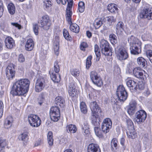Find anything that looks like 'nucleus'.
I'll return each mask as SVG.
<instances>
[{
  "mask_svg": "<svg viewBox=\"0 0 152 152\" xmlns=\"http://www.w3.org/2000/svg\"><path fill=\"white\" fill-rule=\"evenodd\" d=\"M126 81L128 87L132 88L134 91L136 90L137 89V83L134 80L128 78L126 80Z\"/></svg>",
  "mask_w": 152,
  "mask_h": 152,
  "instance_id": "nucleus-22",
  "label": "nucleus"
},
{
  "mask_svg": "<svg viewBox=\"0 0 152 152\" xmlns=\"http://www.w3.org/2000/svg\"><path fill=\"white\" fill-rule=\"evenodd\" d=\"M124 24L121 21L119 22L116 24V32L118 35H121L123 33L124 30Z\"/></svg>",
  "mask_w": 152,
  "mask_h": 152,
  "instance_id": "nucleus-19",
  "label": "nucleus"
},
{
  "mask_svg": "<svg viewBox=\"0 0 152 152\" xmlns=\"http://www.w3.org/2000/svg\"><path fill=\"white\" fill-rule=\"evenodd\" d=\"M92 58V56L91 55L88 56L86 60V67L88 69L91 66V60Z\"/></svg>",
  "mask_w": 152,
  "mask_h": 152,
  "instance_id": "nucleus-45",
  "label": "nucleus"
},
{
  "mask_svg": "<svg viewBox=\"0 0 152 152\" xmlns=\"http://www.w3.org/2000/svg\"><path fill=\"white\" fill-rule=\"evenodd\" d=\"M103 23L102 19L101 18L96 19L94 23V25L96 29L98 28Z\"/></svg>",
  "mask_w": 152,
  "mask_h": 152,
  "instance_id": "nucleus-34",
  "label": "nucleus"
},
{
  "mask_svg": "<svg viewBox=\"0 0 152 152\" xmlns=\"http://www.w3.org/2000/svg\"><path fill=\"white\" fill-rule=\"evenodd\" d=\"M107 10L112 13H115L118 12V6L115 4H110L107 6Z\"/></svg>",
  "mask_w": 152,
  "mask_h": 152,
  "instance_id": "nucleus-25",
  "label": "nucleus"
},
{
  "mask_svg": "<svg viewBox=\"0 0 152 152\" xmlns=\"http://www.w3.org/2000/svg\"><path fill=\"white\" fill-rule=\"evenodd\" d=\"M100 77L97 73L95 71H92L91 72L90 74V78L94 84L97 80V78Z\"/></svg>",
  "mask_w": 152,
  "mask_h": 152,
  "instance_id": "nucleus-30",
  "label": "nucleus"
},
{
  "mask_svg": "<svg viewBox=\"0 0 152 152\" xmlns=\"http://www.w3.org/2000/svg\"><path fill=\"white\" fill-rule=\"evenodd\" d=\"M54 70L56 73H58L59 72L60 67L58 64V62L57 61H56L54 62Z\"/></svg>",
  "mask_w": 152,
  "mask_h": 152,
  "instance_id": "nucleus-50",
  "label": "nucleus"
},
{
  "mask_svg": "<svg viewBox=\"0 0 152 152\" xmlns=\"http://www.w3.org/2000/svg\"><path fill=\"white\" fill-rule=\"evenodd\" d=\"M34 46V43L33 39L31 38H29L27 39L25 45V50L27 51L31 50L33 48Z\"/></svg>",
  "mask_w": 152,
  "mask_h": 152,
  "instance_id": "nucleus-21",
  "label": "nucleus"
},
{
  "mask_svg": "<svg viewBox=\"0 0 152 152\" xmlns=\"http://www.w3.org/2000/svg\"><path fill=\"white\" fill-rule=\"evenodd\" d=\"M135 115L134 121L138 124L144 121L147 117L146 112L143 110L138 111L136 113Z\"/></svg>",
  "mask_w": 152,
  "mask_h": 152,
  "instance_id": "nucleus-10",
  "label": "nucleus"
},
{
  "mask_svg": "<svg viewBox=\"0 0 152 152\" xmlns=\"http://www.w3.org/2000/svg\"><path fill=\"white\" fill-rule=\"evenodd\" d=\"M45 100V96L44 94H42L39 96L38 98V100L39 101L38 103L40 105H41Z\"/></svg>",
  "mask_w": 152,
  "mask_h": 152,
  "instance_id": "nucleus-54",
  "label": "nucleus"
},
{
  "mask_svg": "<svg viewBox=\"0 0 152 152\" xmlns=\"http://www.w3.org/2000/svg\"><path fill=\"white\" fill-rule=\"evenodd\" d=\"M106 20L110 25L112 23H114L116 21V19L113 16H109L107 17Z\"/></svg>",
  "mask_w": 152,
  "mask_h": 152,
  "instance_id": "nucleus-47",
  "label": "nucleus"
},
{
  "mask_svg": "<svg viewBox=\"0 0 152 152\" xmlns=\"http://www.w3.org/2000/svg\"><path fill=\"white\" fill-rule=\"evenodd\" d=\"M59 44L58 41L56 42V43H54L53 48L55 53L58 55L59 54Z\"/></svg>",
  "mask_w": 152,
  "mask_h": 152,
  "instance_id": "nucleus-44",
  "label": "nucleus"
},
{
  "mask_svg": "<svg viewBox=\"0 0 152 152\" xmlns=\"http://www.w3.org/2000/svg\"><path fill=\"white\" fill-rule=\"evenodd\" d=\"M118 141L117 139L115 138H113L111 142V146L113 148V147L116 148L117 146Z\"/></svg>",
  "mask_w": 152,
  "mask_h": 152,
  "instance_id": "nucleus-56",
  "label": "nucleus"
},
{
  "mask_svg": "<svg viewBox=\"0 0 152 152\" xmlns=\"http://www.w3.org/2000/svg\"><path fill=\"white\" fill-rule=\"evenodd\" d=\"M112 128V126H107L102 125V129L103 132L106 133L109 132Z\"/></svg>",
  "mask_w": 152,
  "mask_h": 152,
  "instance_id": "nucleus-49",
  "label": "nucleus"
},
{
  "mask_svg": "<svg viewBox=\"0 0 152 152\" xmlns=\"http://www.w3.org/2000/svg\"><path fill=\"white\" fill-rule=\"evenodd\" d=\"M50 75L51 78L53 81L55 82L58 81V80H57V77L56 74L53 73H52L50 74Z\"/></svg>",
  "mask_w": 152,
  "mask_h": 152,
  "instance_id": "nucleus-60",
  "label": "nucleus"
},
{
  "mask_svg": "<svg viewBox=\"0 0 152 152\" xmlns=\"http://www.w3.org/2000/svg\"><path fill=\"white\" fill-rule=\"evenodd\" d=\"M150 34H144L142 36V38L143 41H145L149 39Z\"/></svg>",
  "mask_w": 152,
  "mask_h": 152,
  "instance_id": "nucleus-58",
  "label": "nucleus"
},
{
  "mask_svg": "<svg viewBox=\"0 0 152 152\" xmlns=\"http://www.w3.org/2000/svg\"><path fill=\"white\" fill-rule=\"evenodd\" d=\"M13 121V118L9 116L5 119L4 123V127L6 129L10 128L12 126Z\"/></svg>",
  "mask_w": 152,
  "mask_h": 152,
  "instance_id": "nucleus-23",
  "label": "nucleus"
},
{
  "mask_svg": "<svg viewBox=\"0 0 152 152\" xmlns=\"http://www.w3.org/2000/svg\"><path fill=\"white\" fill-rule=\"evenodd\" d=\"M152 48V46L150 44H147L145 45L144 48V51L146 53L149 52L150 51H151V49Z\"/></svg>",
  "mask_w": 152,
  "mask_h": 152,
  "instance_id": "nucleus-53",
  "label": "nucleus"
},
{
  "mask_svg": "<svg viewBox=\"0 0 152 152\" xmlns=\"http://www.w3.org/2000/svg\"><path fill=\"white\" fill-rule=\"evenodd\" d=\"M8 11L11 15H13L15 12V7L14 4L12 3L9 4L7 7Z\"/></svg>",
  "mask_w": 152,
  "mask_h": 152,
  "instance_id": "nucleus-36",
  "label": "nucleus"
},
{
  "mask_svg": "<svg viewBox=\"0 0 152 152\" xmlns=\"http://www.w3.org/2000/svg\"><path fill=\"white\" fill-rule=\"evenodd\" d=\"M18 60L19 63H23L25 61V58L22 54H20L18 57Z\"/></svg>",
  "mask_w": 152,
  "mask_h": 152,
  "instance_id": "nucleus-55",
  "label": "nucleus"
},
{
  "mask_svg": "<svg viewBox=\"0 0 152 152\" xmlns=\"http://www.w3.org/2000/svg\"><path fill=\"white\" fill-rule=\"evenodd\" d=\"M136 102L133 101L129 104V106L127 110L128 113L130 115H132L135 113L136 109Z\"/></svg>",
  "mask_w": 152,
  "mask_h": 152,
  "instance_id": "nucleus-20",
  "label": "nucleus"
},
{
  "mask_svg": "<svg viewBox=\"0 0 152 152\" xmlns=\"http://www.w3.org/2000/svg\"><path fill=\"white\" fill-rule=\"evenodd\" d=\"M44 6L45 10L49 8L52 5V3L50 0H45L43 1Z\"/></svg>",
  "mask_w": 152,
  "mask_h": 152,
  "instance_id": "nucleus-42",
  "label": "nucleus"
},
{
  "mask_svg": "<svg viewBox=\"0 0 152 152\" xmlns=\"http://www.w3.org/2000/svg\"><path fill=\"white\" fill-rule=\"evenodd\" d=\"M66 130L68 132L73 133L76 132L77 129L75 125L69 124L66 127Z\"/></svg>",
  "mask_w": 152,
  "mask_h": 152,
  "instance_id": "nucleus-31",
  "label": "nucleus"
},
{
  "mask_svg": "<svg viewBox=\"0 0 152 152\" xmlns=\"http://www.w3.org/2000/svg\"><path fill=\"white\" fill-rule=\"evenodd\" d=\"M85 3L83 1H80L78 4V10L80 13H82L85 10Z\"/></svg>",
  "mask_w": 152,
  "mask_h": 152,
  "instance_id": "nucleus-39",
  "label": "nucleus"
},
{
  "mask_svg": "<svg viewBox=\"0 0 152 152\" xmlns=\"http://www.w3.org/2000/svg\"><path fill=\"white\" fill-rule=\"evenodd\" d=\"M137 63L140 66L144 67L145 65L146 61L143 57H139L137 58Z\"/></svg>",
  "mask_w": 152,
  "mask_h": 152,
  "instance_id": "nucleus-35",
  "label": "nucleus"
},
{
  "mask_svg": "<svg viewBox=\"0 0 152 152\" xmlns=\"http://www.w3.org/2000/svg\"><path fill=\"white\" fill-rule=\"evenodd\" d=\"M45 86V81L43 79H38L36 83L35 90L36 92L41 91Z\"/></svg>",
  "mask_w": 152,
  "mask_h": 152,
  "instance_id": "nucleus-14",
  "label": "nucleus"
},
{
  "mask_svg": "<svg viewBox=\"0 0 152 152\" xmlns=\"http://www.w3.org/2000/svg\"><path fill=\"white\" fill-rule=\"evenodd\" d=\"M7 145L6 140L0 138V152H5V147Z\"/></svg>",
  "mask_w": 152,
  "mask_h": 152,
  "instance_id": "nucleus-32",
  "label": "nucleus"
},
{
  "mask_svg": "<svg viewBox=\"0 0 152 152\" xmlns=\"http://www.w3.org/2000/svg\"><path fill=\"white\" fill-rule=\"evenodd\" d=\"M94 130L96 135L99 138L102 137H103L102 131L99 129L98 127H95Z\"/></svg>",
  "mask_w": 152,
  "mask_h": 152,
  "instance_id": "nucleus-37",
  "label": "nucleus"
},
{
  "mask_svg": "<svg viewBox=\"0 0 152 152\" xmlns=\"http://www.w3.org/2000/svg\"><path fill=\"white\" fill-rule=\"evenodd\" d=\"M68 91L69 95L72 97L76 96L77 92L75 89V83L74 82H72L69 83L68 85Z\"/></svg>",
  "mask_w": 152,
  "mask_h": 152,
  "instance_id": "nucleus-13",
  "label": "nucleus"
},
{
  "mask_svg": "<svg viewBox=\"0 0 152 152\" xmlns=\"http://www.w3.org/2000/svg\"><path fill=\"white\" fill-rule=\"evenodd\" d=\"M126 134L128 137L132 139L134 138L137 136L136 134L133 127H132L130 129L127 131Z\"/></svg>",
  "mask_w": 152,
  "mask_h": 152,
  "instance_id": "nucleus-28",
  "label": "nucleus"
},
{
  "mask_svg": "<svg viewBox=\"0 0 152 152\" xmlns=\"http://www.w3.org/2000/svg\"><path fill=\"white\" fill-rule=\"evenodd\" d=\"M19 140L21 141L25 145L28 141V136L27 132H24L20 135L18 137Z\"/></svg>",
  "mask_w": 152,
  "mask_h": 152,
  "instance_id": "nucleus-24",
  "label": "nucleus"
},
{
  "mask_svg": "<svg viewBox=\"0 0 152 152\" xmlns=\"http://www.w3.org/2000/svg\"><path fill=\"white\" fill-rule=\"evenodd\" d=\"M100 94V91L93 89L91 92L89 94V97L90 99H96Z\"/></svg>",
  "mask_w": 152,
  "mask_h": 152,
  "instance_id": "nucleus-26",
  "label": "nucleus"
},
{
  "mask_svg": "<svg viewBox=\"0 0 152 152\" xmlns=\"http://www.w3.org/2000/svg\"><path fill=\"white\" fill-rule=\"evenodd\" d=\"M139 16L141 18L152 19V10L148 7H145L139 13Z\"/></svg>",
  "mask_w": 152,
  "mask_h": 152,
  "instance_id": "nucleus-8",
  "label": "nucleus"
},
{
  "mask_svg": "<svg viewBox=\"0 0 152 152\" xmlns=\"http://www.w3.org/2000/svg\"><path fill=\"white\" fill-rule=\"evenodd\" d=\"M90 107L92 114L101 113V109L95 101L91 102L90 104Z\"/></svg>",
  "mask_w": 152,
  "mask_h": 152,
  "instance_id": "nucleus-15",
  "label": "nucleus"
},
{
  "mask_svg": "<svg viewBox=\"0 0 152 152\" xmlns=\"http://www.w3.org/2000/svg\"><path fill=\"white\" fill-rule=\"evenodd\" d=\"M88 152H100L99 146L96 144L91 143L89 144L88 147Z\"/></svg>",
  "mask_w": 152,
  "mask_h": 152,
  "instance_id": "nucleus-18",
  "label": "nucleus"
},
{
  "mask_svg": "<svg viewBox=\"0 0 152 152\" xmlns=\"http://www.w3.org/2000/svg\"><path fill=\"white\" fill-rule=\"evenodd\" d=\"M63 34L64 38L67 40H70L71 37L69 34L68 31L65 29L63 30Z\"/></svg>",
  "mask_w": 152,
  "mask_h": 152,
  "instance_id": "nucleus-46",
  "label": "nucleus"
},
{
  "mask_svg": "<svg viewBox=\"0 0 152 152\" xmlns=\"http://www.w3.org/2000/svg\"><path fill=\"white\" fill-rule=\"evenodd\" d=\"M30 83V81L27 79L18 80L13 84L11 94L13 96L23 95L28 91Z\"/></svg>",
  "mask_w": 152,
  "mask_h": 152,
  "instance_id": "nucleus-1",
  "label": "nucleus"
},
{
  "mask_svg": "<svg viewBox=\"0 0 152 152\" xmlns=\"http://www.w3.org/2000/svg\"><path fill=\"white\" fill-rule=\"evenodd\" d=\"M40 27L45 30H48L50 26L51 21L48 15H43L40 18Z\"/></svg>",
  "mask_w": 152,
  "mask_h": 152,
  "instance_id": "nucleus-4",
  "label": "nucleus"
},
{
  "mask_svg": "<svg viewBox=\"0 0 152 152\" xmlns=\"http://www.w3.org/2000/svg\"><path fill=\"white\" fill-rule=\"evenodd\" d=\"M116 51L117 58L120 60L126 59L128 57L126 49L124 47L121 46L118 48Z\"/></svg>",
  "mask_w": 152,
  "mask_h": 152,
  "instance_id": "nucleus-9",
  "label": "nucleus"
},
{
  "mask_svg": "<svg viewBox=\"0 0 152 152\" xmlns=\"http://www.w3.org/2000/svg\"><path fill=\"white\" fill-rule=\"evenodd\" d=\"M6 73L7 77L9 79H13L15 76V71L13 64H9L6 70Z\"/></svg>",
  "mask_w": 152,
  "mask_h": 152,
  "instance_id": "nucleus-11",
  "label": "nucleus"
},
{
  "mask_svg": "<svg viewBox=\"0 0 152 152\" xmlns=\"http://www.w3.org/2000/svg\"><path fill=\"white\" fill-rule=\"evenodd\" d=\"M80 108L81 111L83 113L86 114L87 112L88 109L85 102H81L80 104Z\"/></svg>",
  "mask_w": 152,
  "mask_h": 152,
  "instance_id": "nucleus-33",
  "label": "nucleus"
},
{
  "mask_svg": "<svg viewBox=\"0 0 152 152\" xmlns=\"http://www.w3.org/2000/svg\"><path fill=\"white\" fill-rule=\"evenodd\" d=\"M109 37L110 41L112 44L114 45L117 43V37L115 34H111L110 35Z\"/></svg>",
  "mask_w": 152,
  "mask_h": 152,
  "instance_id": "nucleus-41",
  "label": "nucleus"
},
{
  "mask_svg": "<svg viewBox=\"0 0 152 152\" xmlns=\"http://www.w3.org/2000/svg\"><path fill=\"white\" fill-rule=\"evenodd\" d=\"M116 95L120 101L124 102L127 99L128 95L125 88L123 85L118 86L116 91Z\"/></svg>",
  "mask_w": 152,
  "mask_h": 152,
  "instance_id": "nucleus-6",
  "label": "nucleus"
},
{
  "mask_svg": "<svg viewBox=\"0 0 152 152\" xmlns=\"http://www.w3.org/2000/svg\"><path fill=\"white\" fill-rule=\"evenodd\" d=\"M69 1L66 9L71 10L72 6L73 0H69Z\"/></svg>",
  "mask_w": 152,
  "mask_h": 152,
  "instance_id": "nucleus-59",
  "label": "nucleus"
},
{
  "mask_svg": "<svg viewBox=\"0 0 152 152\" xmlns=\"http://www.w3.org/2000/svg\"><path fill=\"white\" fill-rule=\"evenodd\" d=\"M100 113L92 114L91 122L95 127H98L100 125V120L99 117Z\"/></svg>",
  "mask_w": 152,
  "mask_h": 152,
  "instance_id": "nucleus-17",
  "label": "nucleus"
},
{
  "mask_svg": "<svg viewBox=\"0 0 152 152\" xmlns=\"http://www.w3.org/2000/svg\"><path fill=\"white\" fill-rule=\"evenodd\" d=\"M126 123L127 125L129 126H130V127H133L132 125H133V123L132 121L130 119H128L126 120Z\"/></svg>",
  "mask_w": 152,
  "mask_h": 152,
  "instance_id": "nucleus-62",
  "label": "nucleus"
},
{
  "mask_svg": "<svg viewBox=\"0 0 152 152\" xmlns=\"http://www.w3.org/2000/svg\"><path fill=\"white\" fill-rule=\"evenodd\" d=\"M5 44L6 47L8 49H11L15 46V41L11 37L8 36L5 39Z\"/></svg>",
  "mask_w": 152,
  "mask_h": 152,
  "instance_id": "nucleus-16",
  "label": "nucleus"
},
{
  "mask_svg": "<svg viewBox=\"0 0 152 152\" xmlns=\"http://www.w3.org/2000/svg\"><path fill=\"white\" fill-rule=\"evenodd\" d=\"M71 74L74 76L76 77L78 76L80 73V72L77 69H73L71 71Z\"/></svg>",
  "mask_w": 152,
  "mask_h": 152,
  "instance_id": "nucleus-48",
  "label": "nucleus"
},
{
  "mask_svg": "<svg viewBox=\"0 0 152 152\" xmlns=\"http://www.w3.org/2000/svg\"><path fill=\"white\" fill-rule=\"evenodd\" d=\"M133 73L134 76L137 78H142L144 76L145 78L148 76V75L145 72L142 70L141 68L139 67H136L134 68L133 71Z\"/></svg>",
  "mask_w": 152,
  "mask_h": 152,
  "instance_id": "nucleus-12",
  "label": "nucleus"
},
{
  "mask_svg": "<svg viewBox=\"0 0 152 152\" xmlns=\"http://www.w3.org/2000/svg\"><path fill=\"white\" fill-rule=\"evenodd\" d=\"M100 47L102 53L105 56H111L112 52L109 46L108 42L106 40L102 39L100 42Z\"/></svg>",
  "mask_w": 152,
  "mask_h": 152,
  "instance_id": "nucleus-3",
  "label": "nucleus"
},
{
  "mask_svg": "<svg viewBox=\"0 0 152 152\" xmlns=\"http://www.w3.org/2000/svg\"><path fill=\"white\" fill-rule=\"evenodd\" d=\"M102 125H104L105 126H109L110 127L112 126V123L110 118H106L103 120Z\"/></svg>",
  "mask_w": 152,
  "mask_h": 152,
  "instance_id": "nucleus-40",
  "label": "nucleus"
},
{
  "mask_svg": "<svg viewBox=\"0 0 152 152\" xmlns=\"http://www.w3.org/2000/svg\"><path fill=\"white\" fill-rule=\"evenodd\" d=\"M88 47V45L86 42H83L81 43L80 45V49L84 51L86 48Z\"/></svg>",
  "mask_w": 152,
  "mask_h": 152,
  "instance_id": "nucleus-52",
  "label": "nucleus"
},
{
  "mask_svg": "<svg viewBox=\"0 0 152 152\" xmlns=\"http://www.w3.org/2000/svg\"><path fill=\"white\" fill-rule=\"evenodd\" d=\"M4 105L2 101H0V118H1L3 114Z\"/></svg>",
  "mask_w": 152,
  "mask_h": 152,
  "instance_id": "nucleus-57",
  "label": "nucleus"
},
{
  "mask_svg": "<svg viewBox=\"0 0 152 152\" xmlns=\"http://www.w3.org/2000/svg\"><path fill=\"white\" fill-rule=\"evenodd\" d=\"M28 120L30 125L34 127H37L41 124V120L38 116L34 115H30L28 116Z\"/></svg>",
  "mask_w": 152,
  "mask_h": 152,
  "instance_id": "nucleus-5",
  "label": "nucleus"
},
{
  "mask_svg": "<svg viewBox=\"0 0 152 152\" xmlns=\"http://www.w3.org/2000/svg\"><path fill=\"white\" fill-rule=\"evenodd\" d=\"M50 115L51 120L54 122L58 121L60 118V112L57 107H52L50 110Z\"/></svg>",
  "mask_w": 152,
  "mask_h": 152,
  "instance_id": "nucleus-7",
  "label": "nucleus"
},
{
  "mask_svg": "<svg viewBox=\"0 0 152 152\" xmlns=\"http://www.w3.org/2000/svg\"><path fill=\"white\" fill-rule=\"evenodd\" d=\"M56 104L61 107H63L65 105V103L64 99L61 96H57L55 99Z\"/></svg>",
  "mask_w": 152,
  "mask_h": 152,
  "instance_id": "nucleus-27",
  "label": "nucleus"
},
{
  "mask_svg": "<svg viewBox=\"0 0 152 152\" xmlns=\"http://www.w3.org/2000/svg\"><path fill=\"white\" fill-rule=\"evenodd\" d=\"M82 129L83 130H85L86 129H89V125L88 123H84L83 125L82 126Z\"/></svg>",
  "mask_w": 152,
  "mask_h": 152,
  "instance_id": "nucleus-64",
  "label": "nucleus"
},
{
  "mask_svg": "<svg viewBox=\"0 0 152 152\" xmlns=\"http://www.w3.org/2000/svg\"><path fill=\"white\" fill-rule=\"evenodd\" d=\"M128 41L132 54L137 55L141 52V42L138 39L132 35L128 37Z\"/></svg>",
  "mask_w": 152,
  "mask_h": 152,
  "instance_id": "nucleus-2",
  "label": "nucleus"
},
{
  "mask_svg": "<svg viewBox=\"0 0 152 152\" xmlns=\"http://www.w3.org/2000/svg\"><path fill=\"white\" fill-rule=\"evenodd\" d=\"M11 24L13 26H14L18 28L19 29H20L21 28V25L17 23L12 22L11 23Z\"/></svg>",
  "mask_w": 152,
  "mask_h": 152,
  "instance_id": "nucleus-61",
  "label": "nucleus"
},
{
  "mask_svg": "<svg viewBox=\"0 0 152 152\" xmlns=\"http://www.w3.org/2000/svg\"><path fill=\"white\" fill-rule=\"evenodd\" d=\"M39 27L37 23L34 24L33 25V28L34 32L36 35H37L38 34Z\"/></svg>",
  "mask_w": 152,
  "mask_h": 152,
  "instance_id": "nucleus-51",
  "label": "nucleus"
},
{
  "mask_svg": "<svg viewBox=\"0 0 152 152\" xmlns=\"http://www.w3.org/2000/svg\"><path fill=\"white\" fill-rule=\"evenodd\" d=\"M96 81L94 84L97 86L101 87L103 85V81L100 76L97 78Z\"/></svg>",
  "mask_w": 152,
  "mask_h": 152,
  "instance_id": "nucleus-43",
  "label": "nucleus"
},
{
  "mask_svg": "<svg viewBox=\"0 0 152 152\" xmlns=\"http://www.w3.org/2000/svg\"><path fill=\"white\" fill-rule=\"evenodd\" d=\"M48 142L50 145L52 146L53 144V133L51 132H49L47 134Z\"/></svg>",
  "mask_w": 152,
  "mask_h": 152,
  "instance_id": "nucleus-38",
  "label": "nucleus"
},
{
  "mask_svg": "<svg viewBox=\"0 0 152 152\" xmlns=\"http://www.w3.org/2000/svg\"><path fill=\"white\" fill-rule=\"evenodd\" d=\"M70 30L75 33H78L80 31L79 26L76 23H72L70 25Z\"/></svg>",
  "mask_w": 152,
  "mask_h": 152,
  "instance_id": "nucleus-29",
  "label": "nucleus"
},
{
  "mask_svg": "<svg viewBox=\"0 0 152 152\" xmlns=\"http://www.w3.org/2000/svg\"><path fill=\"white\" fill-rule=\"evenodd\" d=\"M95 52L97 58L96 60L97 61H98L99 60L100 57V51L99 50Z\"/></svg>",
  "mask_w": 152,
  "mask_h": 152,
  "instance_id": "nucleus-63",
  "label": "nucleus"
}]
</instances>
